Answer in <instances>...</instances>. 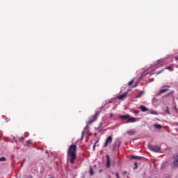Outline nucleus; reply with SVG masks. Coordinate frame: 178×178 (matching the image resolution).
I'll return each instance as SVG.
<instances>
[{
    "label": "nucleus",
    "instance_id": "1",
    "mask_svg": "<svg viewBox=\"0 0 178 178\" xmlns=\"http://www.w3.org/2000/svg\"><path fill=\"white\" fill-rule=\"evenodd\" d=\"M76 151H77V145L74 144L70 145L67 152V156H70V163H74V161H76V159L77 158Z\"/></svg>",
    "mask_w": 178,
    "mask_h": 178
},
{
    "label": "nucleus",
    "instance_id": "2",
    "mask_svg": "<svg viewBox=\"0 0 178 178\" xmlns=\"http://www.w3.org/2000/svg\"><path fill=\"white\" fill-rule=\"evenodd\" d=\"M108 104H112V101H108L107 103H105L104 106L103 107H101L97 112L94 115V116H92L90 119V120L88 122V124L93 123L98 118V116L99 115V113H101V112H102V109H104V108H105V106H106V105H108Z\"/></svg>",
    "mask_w": 178,
    "mask_h": 178
},
{
    "label": "nucleus",
    "instance_id": "3",
    "mask_svg": "<svg viewBox=\"0 0 178 178\" xmlns=\"http://www.w3.org/2000/svg\"><path fill=\"white\" fill-rule=\"evenodd\" d=\"M120 119H121V120H127V123H136V122H137V118L130 117L129 115H120Z\"/></svg>",
    "mask_w": 178,
    "mask_h": 178
},
{
    "label": "nucleus",
    "instance_id": "4",
    "mask_svg": "<svg viewBox=\"0 0 178 178\" xmlns=\"http://www.w3.org/2000/svg\"><path fill=\"white\" fill-rule=\"evenodd\" d=\"M148 148L150 149V151H152L153 152H161V147L156 145H148Z\"/></svg>",
    "mask_w": 178,
    "mask_h": 178
},
{
    "label": "nucleus",
    "instance_id": "5",
    "mask_svg": "<svg viewBox=\"0 0 178 178\" xmlns=\"http://www.w3.org/2000/svg\"><path fill=\"white\" fill-rule=\"evenodd\" d=\"M112 141H113V138L112 136H109L106 138V142L104 143V147L105 148H106V147H108V144H112Z\"/></svg>",
    "mask_w": 178,
    "mask_h": 178
},
{
    "label": "nucleus",
    "instance_id": "6",
    "mask_svg": "<svg viewBox=\"0 0 178 178\" xmlns=\"http://www.w3.org/2000/svg\"><path fill=\"white\" fill-rule=\"evenodd\" d=\"M106 168H111V158L109 157V155L106 154Z\"/></svg>",
    "mask_w": 178,
    "mask_h": 178
},
{
    "label": "nucleus",
    "instance_id": "7",
    "mask_svg": "<svg viewBox=\"0 0 178 178\" xmlns=\"http://www.w3.org/2000/svg\"><path fill=\"white\" fill-rule=\"evenodd\" d=\"M127 94H129V92H125L123 94L117 96V98H118V99H123V98H125V97H126V95H127Z\"/></svg>",
    "mask_w": 178,
    "mask_h": 178
},
{
    "label": "nucleus",
    "instance_id": "8",
    "mask_svg": "<svg viewBox=\"0 0 178 178\" xmlns=\"http://www.w3.org/2000/svg\"><path fill=\"white\" fill-rule=\"evenodd\" d=\"M175 166H178V154L173 156Z\"/></svg>",
    "mask_w": 178,
    "mask_h": 178
},
{
    "label": "nucleus",
    "instance_id": "9",
    "mask_svg": "<svg viewBox=\"0 0 178 178\" xmlns=\"http://www.w3.org/2000/svg\"><path fill=\"white\" fill-rule=\"evenodd\" d=\"M127 133L129 136H134V134H136V131H134V129L128 130Z\"/></svg>",
    "mask_w": 178,
    "mask_h": 178
},
{
    "label": "nucleus",
    "instance_id": "10",
    "mask_svg": "<svg viewBox=\"0 0 178 178\" xmlns=\"http://www.w3.org/2000/svg\"><path fill=\"white\" fill-rule=\"evenodd\" d=\"M139 108L143 112H147L148 111L147 107H145V106H140Z\"/></svg>",
    "mask_w": 178,
    "mask_h": 178
},
{
    "label": "nucleus",
    "instance_id": "11",
    "mask_svg": "<svg viewBox=\"0 0 178 178\" xmlns=\"http://www.w3.org/2000/svg\"><path fill=\"white\" fill-rule=\"evenodd\" d=\"M165 62V59H160L156 61V65H162Z\"/></svg>",
    "mask_w": 178,
    "mask_h": 178
},
{
    "label": "nucleus",
    "instance_id": "12",
    "mask_svg": "<svg viewBox=\"0 0 178 178\" xmlns=\"http://www.w3.org/2000/svg\"><path fill=\"white\" fill-rule=\"evenodd\" d=\"M170 70V72H173V67L172 66H168V67H166L164 70Z\"/></svg>",
    "mask_w": 178,
    "mask_h": 178
},
{
    "label": "nucleus",
    "instance_id": "13",
    "mask_svg": "<svg viewBox=\"0 0 178 178\" xmlns=\"http://www.w3.org/2000/svg\"><path fill=\"white\" fill-rule=\"evenodd\" d=\"M131 158L132 159H143V157L138 156H134V155H131Z\"/></svg>",
    "mask_w": 178,
    "mask_h": 178
},
{
    "label": "nucleus",
    "instance_id": "14",
    "mask_svg": "<svg viewBox=\"0 0 178 178\" xmlns=\"http://www.w3.org/2000/svg\"><path fill=\"white\" fill-rule=\"evenodd\" d=\"M167 91H169L168 89H161L159 91V94H164V92H167Z\"/></svg>",
    "mask_w": 178,
    "mask_h": 178
},
{
    "label": "nucleus",
    "instance_id": "15",
    "mask_svg": "<svg viewBox=\"0 0 178 178\" xmlns=\"http://www.w3.org/2000/svg\"><path fill=\"white\" fill-rule=\"evenodd\" d=\"M154 126L155 129H162V125H161V124H155Z\"/></svg>",
    "mask_w": 178,
    "mask_h": 178
},
{
    "label": "nucleus",
    "instance_id": "16",
    "mask_svg": "<svg viewBox=\"0 0 178 178\" xmlns=\"http://www.w3.org/2000/svg\"><path fill=\"white\" fill-rule=\"evenodd\" d=\"M90 176H93V175H94V170H92V168L90 169Z\"/></svg>",
    "mask_w": 178,
    "mask_h": 178
},
{
    "label": "nucleus",
    "instance_id": "17",
    "mask_svg": "<svg viewBox=\"0 0 178 178\" xmlns=\"http://www.w3.org/2000/svg\"><path fill=\"white\" fill-rule=\"evenodd\" d=\"M165 113H167L168 115H170V111H169L168 106H167V108H166Z\"/></svg>",
    "mask_w": 178,
    "mask_h": 178
},
{
    "label": "nucleus",
    "instance_id": "18",
    "mask_svg": "<svg viewBox=\"0 0 178 178\" xmlns=\"http://www.w3.org/2000/svg\"><path fill=\"white\" fill-rule=\"evenodd\" d=\"M151 115H158V112L157 111H152L150 112Z\"/></svg>",
    "mask_w": 178,
    "mask_h": 178
},
{
    "label": "nucleus",
    "instance_id": "19",
    "mask_svg": "<svg viewBox=\"0 0 178 178\" xmlns=\"http://www.w3.org/2000/svg\"><path fill=\"white\" fill-rule=\"evenodd\" d=\"M144 94V92H141L140 93H139L137 96L136 98H140L141 95H143Z\"/></svg>",
    "mask_w": 178,
    "mask_h": 178
},
{
    "label": "nucleus",
    "instance_id": "20",
    "mask_svg": "<svg viewBox=\"0 0 178 178\" xmlns=\"http://www.w3.org/2000/svg\"><path fill=\"white\" fill-rule=\"evenodd\" d=\"M97 143H98V140L95 143V144L93 145V147H92L93 151H95V147H97Z\"/></svg>",
    "mask_w": 178,
    "mask_h": 178
},
{
    "label": "nucleus",
    "instance_id": "21",
    "mask_svg": "<svg viewBox=\"0 0 178 178\" xmlns=\"http://www.w3.org/2000/svg\"><path fill=\"white\" fill-rule=\"evenodd\" d=\"M133 83H134V79L131 80V81L128 83V86H131V84H133Z\"/></svg>",
    "mask_w": 178,
    "mask_h": 178
},
{
    "label": "nucleus",
    "instance_id": "22",
    "mask_svg": "<svg viewBox=\"0 0 178 178\" xmlns=\"http://www.w3.org/2000/svg\"><path fill=\"white\" fill-rule=\"evenodd\" d=\"M115 147H120V141H117L115 143Z\"/></svg>",
    "mask_w": 178,
    "mask_h": 178
},
{
    "label": "nucleus",
    "instance_id": "23",
    "mask_svg": "<svg viewBox=\"0 0 178 178\" xmlns=\"http://www.w3.org/2000/svg\"><path fill=\"white\" fill-rule=\"evenodd\" d=\"M4 161H6V159L5 157L0 158V162H4Z\"/></svg>",
    "mask_w": 178,
    "mask_h": 178
},
{
    "label": "nucleus",
    "instance_id": "24",
    "mask_svg": "<svg viewBox=\"0 0 178 178\" xmlns=\"http://www.w3.org/2000/svg\"><path fill=\"white\" fill-rule=\"evenodd\" d=\"M134 165L135 166L134 169H137V168H138V164L137 163V162H135Z\"/></svg>",
    "mask_w": 178,
    "mask_h": 178
},
{
    "label": "nucleus",
    "instance_id": "25",
    "mask_svg": "<svg viewBox=\"0 0 178 178\" xmlns=\"http://www.w3.org/2000/svg\"><path fill=\"white\" fill-rule=\"evenodd\" d=\"M115 176H116L117 178H120L119 177V172H115Z\"/></svg>",
    "mask_w": 178,
    "mask_h": 178
},
{
    "label": "nucleus",
    "instance_id": "26",
    "mask_svg": "<svg viewBox=\"0 0 178 178\" xmlns=\"http://www.w3.org/2000/svg\"><path fill=\"white\" fill-rule=\"evenodd\" d=\"M163 70H165L159 71V72L156 73V74H161V73H162V72H163Z\"/></svg>",
    "mask_w": 178,
    "mask_h": 178
},
{
    "label": "nucleus",
    "instance_id": "27",
    "mask_svg": "<svg viewBox=\"0 0 178 178\" xmlns=\"http://www.w3.org/2000/svg\"><path fill=\"white\" fill-rule=\"evenodd\" d=\"M138 84V83H136L134 85V88L137 87Z\"/></svg>",
    "mask_w": 178,
    "mask_h": 178
},
{
    "label": "nucleus",
    "instance_id": "28",
    "mask_svg": "<svg viewBox=\"0 0 178 178\" xmlns=\"http://www.w3.org/2000/svg\"><path fill=\"white\" fill-rule=\"evenodd\" d=\"M110 118H113V113L110 114Z\"/></svg>",
    "mask_w": 178,
    "mask_h": 178
},
{
    "label": "nucleus",
    "instance_id": "29",
    "mask_svg": "<svg viewBox=\"0 0 178 178\" xmlns=\"http://www.w3.org/2000/svg\"><path fill=\"white\" fill-rule=\"evenodd\" d=\"M84 131L82 132V138L84 137Z\"/></svg>",
    "mask_w": 178,
    "mask_h": 178
},
{
    "label": "nucleus",
    "instance_id": "30",
    "mask_svg": "<svg viewBox=\"0 0 178 178\" xmlns=\"http://www.w3.org/2000/svg\"><path fill=\"white\" fill-rule=\"evenodd\" d=\"M28 144H31V140H29L28 141Z\"/></svg>",
    "mask_w": 178,
    "mask_h": 178
},
{
    "label": "nucleus",
    "instance_id": "31",
    "mask_svg": "<svg viewBox=\"0 0 178 178\" xmlns=\"http://www.w3.org/2000/svg\"><path fill=\"white\" fill-rule=\"evenodd\" d=\"M127 174V171H124V175H126Z\"/></svg>",
    "mask_w": 178,
    "mask_h": 178
},
{
    "label": "nucleus",
    "instance_id": "32",
    "mask_svg": "<svg viewBox=\"0 0 178 178\" xmlns=\"http://www.w3.org/2000/svg\"><path fill=\"white\" fill-rule=\"evenodd\" d=\"M101 172H102V170H99V173H101Z\"/></svg>",
    "mask_w": 178,
    "mask_h": 178
},
{
    "label": "nucleus",
    "instance_id": "33",
    "mask_svg": "<svg viewBox=\"0 0 178 178\" xmlns=\"http://www.w3.org/2000/svg\"><path fill=\"white\" fill-rule=\"evenodd\" d=\"M166 87H168V88H169L170 86H166Z\"/></svg>",
    "mask_w": 178,
    "mask_h": 178
},
{
    "label": "nucleus",
    "instance_id": "34",
    "mask_svg": "<svg viewBox=\"0 0 178 178\" xmlns=\"http://www.w3.org/2000/svg\"><path fill=\"white\" fill-rule=\"evenodd\" d=\"M46 154H48V151L47 150L46 151Z\"/></svg>",
    "mask_w": 178,
    "mask_h": 178
}]
</instances>
